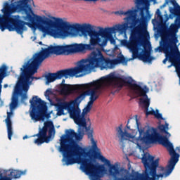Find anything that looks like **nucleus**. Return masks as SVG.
<instances>
[{
    "instance_id": "obj_1",
    "label": "nucleus",
    "mask_w": 180,
    "mask_h": 180,
    "mask_svg": "<svg viewBox=\"0 0 180 180\" xmlns=\"http://www.w3.org/2000/svg\"><path fill=\"white\" fill-rule=\"evenodd\" d=\"M136 127L139 133V137L131 136V134L124 130L123 131V124H120L116 128L117 136L120 139V143H123L124 140L131 139V142L136 144L139 150H143L147 144H161L165 147L169 151L171 156L166 167L160 166V158L154 160V156L150 155L148 153H143L141 158L142 163L145 168V174L141 180H158L160 178L169 176L172 174V171L175 169V166L179 161V154L176 153L174 149V145L169 142L167 136H163L159 134L156 128H148L145 131L144 128H140V122L136 118ZM117 180H126L123 178H119Z\"/></svg>"
},
{
    "instance_id": "obj_2",
    "label": "nucleus",
    "mask_w": 180,
    "mask_h": 180,
    "mask_svg": "<svg viewBox=\"0 0 180 180\" xmlns=\"http://www.w3.org/2000/svg\"><path fill=\"white\" fill-rule=\"evenodd\" d=\"M32 2L33 0H24V13H25V20L24 21V30H26L25 25L29 26H38L42 32L48 33L54 39H65L71 34V32L76 33H82L84 37L89 36V46L93 47V50L96 46L102 44V38L109 39L112 37V33H115V28H102L99 27V30H94L91 24H79L71 25L67 21L58 19L57 22L47 17H41L34 15L32 8ZM102 37V38H101Z\"/></svg>"
},
{
    "instance_id": "obj_3",
    "label": "nucleus",
    "mask_w": 180,
    "mask_h": 180,
    "mask_svg": "<svg viewBox=\"0 0 180 180\" xmlns=\"http://www.w3.org/2000/svg\"><path fill=\"white\" fill-rule=\"evenodd\" d=\"M75 105H78L79 103H75V100L70 101V108L68 112L79 127L77 133L74 129H67L65 135L62 137L59 151L62 153L63 158L73 154H81L86 150L75 141H81L85 135V130L89 129L86 126V119L81 115V109L74 107Z\"/></svg>"
},
{
    "instance_id": "obj_4",
    "label": "nucleus",
    "mask_w": 180,
    "mask_h": 180,
    "mask_svg": "<svg viewBox=\"0 0 180 180\" xmlns=\"http://www.w3.org/2000/svg\"><path fill=\"white\" fill-rule=\"evenodd\" d=\"M103 79H104V82L107 84V86L122 89L124 85H128V86L132 88L136 95L143 96L139 101L144 106L146 115L150 116V115L155 116L156 119L164 120L162 114L160 113L158 110H156L155 111L154 109L151 108V110H148V108H150V98H148V96L147 95V92H148L147 86H145L144 88H143L141 86L137 84L131 77H123L122 76H117L115 75V73H110L106 77H103Z\"/></svg>"
},
{
    "instance_id": "obj_5",
    "label": "nucleus",
    "mask_w": 180,
    "mask_h": 180,
    "mask_svg": "<svg viewBox=\"0 0 180 180\" xmlns=\"http://www.w3.org/2000/svg\"><path fill=\"white\" fill-rule=\"evenodd\" d=\"M39 58V55L36 53L32 57V62H27L20 68L21 73L15 84L14 92L17 95L20 94L22 103H25V101L27 99V94H26L29 91V84H27V82L30 81V79L32 80L34 79H37V77H33V75L37 72L39 67L43 63L40 62Z\"/></svg>"
},
{
    "instance_id": "obj_6",
    "label": "nucleus",
    "mask_w": 180,
    "mask_h": 180,
    "mask_svg": "<svg viewBox=\"0 0 180 180\" xmlns=\"http://www.w3.org/2000/svg\"><path fill=\"white\" fill-rule=\"evenodd\" d=\"M82 63H84L88 72L94 68L108 70V68H112L113 65H117V64H127V60L123 55L113 60L105 59L102 51L96 50L94 51L88 58L82 59Z\"/></svg>"
},
{
    "instance_id": "obj_7",
    "label": "nucleus",
    "mask_w": 180,
    "mask_h": 180,
    "mask_svg": "<svg viewBox=\"0 0 180 180\" xmlns=\"http://www.w3.org/2000/svg\"><path fill=\"white\" fill-rule=\"evenodd\" d=\"M85 50H94V47H91V45L86 44H75L72 45L66 46H51L48 48L43 49L41 51L37 53L39 55V61L43 63L50 54H56V56H70L74 53H78L79 51H85Z\"/></svg>"
},
{
    "instance_id": "obj_8",
    "label": "nucleus",
    "mask_w": 180,
    "mask_h": 180,
    "mask_svg": "<svg viewBox=\"0 0 180 180\" xmlns=\"http://www.w3.org/2000/svg\"><path fill=\"white\" fill-rule=\"evenodd\" d=\"M146 2H147V0H135L136 7H132L134 17H132V22H130L129 29H134V31L137 32L139 34H141V32L145 30L148 36V32H147V16L144 13V9L146 8H141V5H146Z\"/></svg>"
},
{
    "instance_id": "obj_9",
    "label": "nucleus",
    "mask_w": 180,
    "mask_h": 180,
    "mask_svg": "<svg viewBox=\"0 0 180 180\" xmlns=\"http://www.w3.org/2000/svg\"><path fill=\"white\" fill-rule=\"evenodd\" d=\"M176 33H178V28H176V26L171 27L170 29L166 32L165 39H164V38H162L163 41V47L158 46L155 49V51H159V53H161V51H165L166 58L162 61L163 64H166L168 60L170 63H174V61H175V60L180 56L179 50H178V49H171L169 51L168 48L165 47V43H167V41H174V43L178 41Z\"/></svg>"
},
{
    "instance_id": "obj_10",
    "label": "nucleus",
    "mask_w": 180,
    "mask_h": 180,
    "mask_svg": "<svg viewBox=\"0 0 180 180\" xmlns=\"http://www.w3.org/2000/svg\"><path fill=\"white\" fill-rule=\"evenodd\" d=\"M85 86H83L82 89H86V91L79 95L75 98V103H81L86 96H90L89 101L88 102L87 106L92 108L94 102L99 98L102 90V83L100 80L94 81L93 82L84 84Z\"/></svg>"
},
{
    "instance_id": "obj_11",
    "label": "nucleus",
    "mask_w": 180,
    "mask_h": 180,
    "mask_svg": "<svg viewBox=\"0 0 180 180\" xmlns=\"http://www.w3.org/2000/svg\"><path fill=\"white\" fill-rule=\"evenodd\" d=\"M81 72H88L86 70V66L85 63L82 62V59L79 61L78 66L75 68L60 70L56 72V73H49L46 75L45 78L46 79V85H49L51 82H54L56 79H61V78H68V77H75L77 74Z\"/></svg>"
},
{
    "instance_id": "obj_12",
    "label": "nucleus",
    "mask_w": 180,
    "mask_h": 180,
    "mask_svg": "<svg viewBox=\"0 0 180 180\" xmlns=\"http://www.w3.org/2000/svg\"><path fill=\"white\" fill-rule=\"evenodd\" d=\"M30 103L32 108L30 115L34 122H40V120H44L46 118L50 119L51 117L50 113L47 112L46 103L37 96H32V98L30 100Z\"/></svg>"
},
{
    "instance_id": "obj_13",
    "label": "nucleus",
    "mask_w": 180,
    "mask_h": 180,
    "mask_svg": "<svg viewBox=\"0 0 180 180\" xmlns=\"http://www.w3.org/2000/svg\"><path fill=\"white\" fill-rule=\"evenodd\" d=\"M54 131V124L53 122L51 121L45 122L44 127L39 128V133L32 136V137H38V139L34 141V144L39 146L43 144V143H49Z\"/></svg>"
},
{
    "instance_id": "obj_14",
    "label": "nucleus",
    "mask_w": 180,
    "mask_h": 180,
    "mask_svg": "<svg viewBox=\"0 0 180 180\" xmlns=\"http://www.w3.org/2000/svg\"><path fill=\"white\" fill-rule=\"evenodd\" d=\"M115 13H120V15H124L127 16L124 18V20H126V22L122 24H118L115 27H111L110 29H115V32H120V33H124L128 29H130V22H132V18H134L136 15H134V11H133V8L129 9L127 11H121L120 12H116Z\"/></svg>"
},
{
    "instance_id": "obj_15",
    "label": "nucleus",
    "mask_w": 180,
    "mask_h": 180,
    "mask_svg": "<svg viewBox=\"0 0 180 180\" xmlns=\"http://www.w3.org/2000/svg\"><path fill=\"white\" fill-rule=\"evenodd\" d=\"M84 86H86L85 84H60L58 87L59 92L61 95H71V94H74V92H77V91H81L84 88Z\"/></svg>"
},
{
    "instance_id": "obj_16",
    "label": "nucleus",
    "mask_w": 180,
    "mask_h": 180,
    "mask_svg": "<svg viewBox=\"0 0 180 180\" xmlns=\"http://www.w3.org/2000/svg\"><path fill=\"white\" fill-rule=\"evenodd\" d=\"M99 158L102 162H104L105 165H108L109 167L108 172L110 175L115 176V175H119V174H120V170H119V167H117V163L112 165L110 163V160L106 159V158H105L103 155H100Z\"/></svg>"
},
{
    "instance_id": "obj_17",
    "label": "nucleus",
    "mask_w": 180,
    "mask_h": 180,
    "mask_svg": "<svg viewBox=\"0 0 180 180\" xmlns=\"http://www.w3.org/2000/svg\"><path fill=\"white\" fill-rule=\"evenodd\" d=\"M137 26L136 25L134 28L131 29V34L130 37V41L127 43V47L130 50H136V47H137V36H136V33L139 34V36H141L143 34V32H144L145 34H148L146 33V30H142L141 34H139L137 31H134V29H136Z\"/></svg>"
},
{
    "instance_id": "obj_18",
    "label": "nucleus",
    "mask_w": 180,
    "mask_h": 180,
    "mask_svg": "<svg viewBox=\"0 0 180 180\" xmlns=\"http://www.w3.org/2000/svg\"><path fill=\"white\" fill-rule=\"evenodd\" d=\"M12 115H13V112L12 110H11V112H7V117L5 120V123L7 127L8 140H12V136H13V129L12 128V120H11V117H12Z\"/></svg>"
},
{
    "instance_id": "obj_19",
    "label": "nucleus",
    "mask_w": 180,
    "mask_h": 180,
    "mask_svg": "<svg viewBox=\"0 0 180 180\" xmlns=\"http://www.w3.org/2000/svg\"><path fill=\"white\" fill-rule=\"evenodd\" d=\"M71 108V103L70 102H62V103H59L57 105V116H63V115H65V113H64V110H68Z\"/></svg>"
},
{
    "instance_id": "obj_20",
    "label": "nucleus",
    "mask_w": 180,
    "mask_h": 180,
    "mask_svg": "<svg viewBox=\"0 0 180 180\" xmlns=\"http://www.w3.org/2000/svg\"><path fill=\"white\" fill-rule=\"evenodd\" d=\"M84 131L86 132L88 139H89L91 142L92 150H94V151H96V150H98V144L96 141L94 139V129H91V126H89L88 129H84Z\"/></svg>"
},
{
    "instance_id": "obj_21",
    "label": "nucleus",
    "mask_w": 180,
    "mask_h": 180,
    "mask_svg": "<svg viewBox=\"0 0 180 180\" xmlns=\"http://www.w3.org/2000/svg\"><path fill=\"white\" fill-rule=\"evenodd\" d=\"M8 66L6 65H2L0 66V96L2 92V82L4 81V78L8 75Z\"/></svg>"
},
{
    "instance_id": "obj_22",
    "label": "nucleus",
    "mask_w": 180,
    "mask_h": 180,
    "mask_svg": "<svg viewBox=\"0 0 180 180\" xmlns=\"http://www.w3.org/2000/svg\"><path fill=\"white\" fill-rule=\"evenodd\" d=\"M174 2V6L170 10V12L172 15H174V16H176V23L180 25V6L178 5V3H176V1Z\"/></svg>"
},
{
    "instance_id": "obj_23",
    "label": "nucleus",
    "mask_w": 180,
    "mask_h": 180,
    "mask_svg": "<svg viewBox=\"0 0 180 180\" xmlns=\"http://www.w3.org/2000/svg\"><path fill=\"white\" fill-rule=\"evenodd\" d=\"M139 58L143 63H151L154 60V57L151 56L149 51L146 49H145L143 53L139 55Z\"/></svg>"
},
{
    "instance_id": "obj_24",
    "label": "nucleus",
    "mask_w": 180,
    "mask_h": 180,
    "mask_svg": "<svg viewBox=\"0 0 180 180\" xmlns=\"http://www.w3.org/2000/svg\"><path fill=\"white\" fill-rule=\"evenodd\" d=\"M25 174H26V172L19 170H11V172L8 174L9 177H6L11 179V180L13 179H18V178H20V176H22V175H25Z\"/></svg>"
},
{
    "instance_id": "obj_25",
    "label": "nucleus",
    "mask_w": 180,
    "mask_h": 180,
    "mask_svg": "<svg viewBox=\"0 0 180 180\" xmlns=\"http://www.w3.org/2000/svg\"><path fill=\"white\" fill-rule=\"evenodd\" d=\"M168 126H169V124L167 122H165V125L164 124H160L158 126V129L160 131V133H165V134H167V136H168V137H171V134H169V132H168L169 130V127Z\"/></svg>"
},
{
    "instance_id": "obj_26",
    "label": "nucleus",
    "mask_w": 180,
    "mask_h": 180,
    "mask_svg": "<svg viewBox=\"0 0 180 180\" xmlns=\"http://www.w3.org/2000/svg\"><path fill=\"white\" fill-rule=\"evenodd\" d=\"M19 103V98L16 95H13L12 97L11 103H10V110L16 109Z\"/></svg>"
},
{
    "instance_id": "obj_27",
    "label": "nucleus",
    "mask_w": 180,
    "mask_h": 180,
    "mask_svg": "<svg viewBox=\"0 0 180 180\" xmlns=\"http://www.w3.org/2000/svg\"><path fill=\"white\" fill-rule=\"evenodd\" d=\"M156 15H157V19H158L160 22H162L164 18L162 17V15H161V11H160V8L157 9Z\"/></svg>"
},
{
    "instance_id": "obj_28",
    "label": "nucleus",
    "mask_w": 180,
    "mask_h": 180,
    "mask_svg": "<svg viewBox=\"0 0 180 180\" xmlns=\"http://www.w3.org/2000/svg\"><path fill=\"white\" fill-rule=\"evenodd\" d=\"M91 109L92 108L90 106L86 105V107L83 110L82 116L85 117V115H86V113H89V112H91Z\"/></svg>"
},
{
    "instance_id": "obj_29",
    "label": "nucleus",
    "mask_w": 180,
    "mask_h": 180,
    "mask_svg": "<svg viewBox=\"0 0 180 180\" xmlns=\"http://www.w3.org/2000/svg\"><path fill=\"white\" fill-rule=\"evenodd\" d=\"M51 94H53V91H51V89H48L45 91V96H50V95H51Z\"/></svg>"
},
{
    "instance_id": "obj_30",
    "label": "nucleus",
    "mask_w": 180,
    "mask_h": 180,
    "mask_svg": "<svg viewBox=\"0 0 180 180\" xmlns=\"http://www.w3.org/2000/svg\"><path fill=\"white\" fill-rule=\"evenodd\" d=\"M133 53H132V57L133 58H137V57H139V53L137 52V51H134V50H132Z\"/></svg>"
},
{
    "instance_id": "obj_31",
    "label": "nucleus",
    "mask_w": 180,
    "mask_h": 180,
    "mask_svg": "<svg viewBox=\"0 0 180 180\" xmlns=\"http://www.w3.org/2000/svg\"><path fill=\"white\" fill-rule=\"evenodd\" d=\"M0 180H11V179L7 178L6 176H2V173H0Z\"/></svg>"
},
{
    "instance_id": "obj_32",
    "label": "nucleus",
    "mask_w": 180,
    "mask_h": 180,
    "mask_svg": "<svg viewBox=\"0 0 180 180\" xmlns=\"http://www.w3.org/2000/svg\"><path fill=\"white\" fill-rule=\"evenodd\" d=\"M146 15L148 19H151V15H150V11H148V9H146Z\"/></svg>"
},
{
    "instance_id": "obj_33",
    "label": "nucleus",
    "mask_w": 180,
    "mask_h": 180,
    "mask_svg": "<svg viewBox=\"0 0 180 180\" xmlns=\"http://www.w3.org/2000/svg\"><path fill=\"white\" fill-rule=\"evenodd\" d=\"M141 46H143V49H146V42L141 41L140 42Z\"/></svg>"
},
{
    "instance_id": "obj_34",
    "label": "nucleus",
    "mask_w": 180,
    "mask_h": 180,
    "mask_svg": "<svg viewBox=\"0 0 180 180\" xmlns=\"http://www.w3.org/2000/svg\"><path fill=\"white\" fill-rule=\"evenodd\" d=\"M65 79H63L60 85H67V84H65Z\"/></svg>"
},
{
    "instance_id": "obj_35",
    "label": "nucleus",
    "mask_w": 180,
    "mask_h": 180,
    "mask_svg": "<svg viewBox=\"0 0 180 180\" xmlns=\"http://www.w3.org/2000/svg\"><path fill=\"white\" fill-rule=\"evenodd\" d=\"M26 139H29V136H27V135H25L24 137H23V140Z\"/></svg>"
},
{
    "instance_id": "obj_36",
    "label": "nucleus",
    "mask_w": 180,
    "mask_h": 180,
    "mask_svg": "<svg viewBox=\"0 0 180 180\" xmlns=\"http://www.w3.org/2000/svg\"><path fill=\"white\" fill-rule=\"evenodd\" d=\"M4 88H8V84H4Z\"/></svg>"
},
{
    "instance_id": "obj_37",
    "label": "nucleus",
    "mask_w": 180,
    "mask_h": 180,
    "mask_svg": "<svg viewBox=\"0 0 180 180\" xmlns=\"http://www.w3.org/2000/svg\"><path fill=\"white\" fill-rule=\"evenodd\" d=\"M176 150H178V151H180V146L177 147Z\"/></svg>"
},
{
    "instance_id": "obj_38",
    "label": "nucleus",
    "mask_w": 180,
    "mask_h": 180,
    "mask_svg": "<svg viewBox=\"0 0 180 180\" xmlns=\"http://www.w3.org/2000/svg\"><path fill=\"white\" fill-rule=\"evenodd\" d=\"M78 77H82V75H76V78H78Z\"/></svg>"
},
{
    "instance_id": "obj_39",
    "label": "nucleus",
    "mask_w": 180,
    "mask_h": 180,
    "mask_svg": "<svg viewBox=\"0 0 180 180\" xmlns=\"http://www.w3.org/2000/svg\"><path fill=\"white\" fill-rule=\"evenodd\" d=\"M129 123H130V119H129L127 121V124H129Z\"/></svg>"
},
{
    "instance_id": "obj_40",
    "label": "nucleus",
    "mask_w": 180,
    "mask_h": 180,
    "mask_svg": "<svg viewBox=\"0 0 180 180\" xmlns=\"http://www.w3.org/2000/svg\"><path fill=\"white\" fill-rule=\"evenodd\" d=\"M127 129H130V127H129L128 124H127Z\"/></svg>"
},
{
    "instance_id": "obj_41",
    "label": "nucleus",
    "mask_w": 180,
    "mask_h": 180,
    "mask_svg": "<svg viewBox=\"0 0 180 180\" xmlns=\"http://www.w3.org/2000/svg\"><path fill=\"white\" fill-rule=\"evenodd\" d=\"M170 67H172V64L171 65H169L168 68H170Z\"/></svg>"
},
{
    "instance_id": "obj_42",
    "label": "nucleus",
    "mask_w": 180,
    "mask_h": 180,
    "mask_svg": "<svg viewBox=\"0 0 180 180\" xmlns=\"http://www.w3.org/2000/svg\"><path fill=\"white\" fill-rule=\"evenodd\" d=\"M39 44H43V42L40 41V42H39Z\"/></svg>"
}]
</instances>
